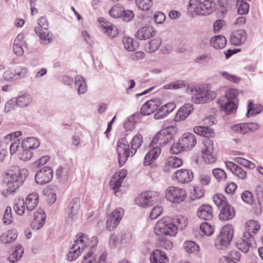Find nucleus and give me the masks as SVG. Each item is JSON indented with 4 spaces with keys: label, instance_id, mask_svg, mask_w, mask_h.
I'll return each mask as SVG.
<instances>
[{
    "label": "nucleus",
    "instance_id": "680f3d73",
    "mask_svg": "<svg viewBox=\"0 0 263 263\" xmlns=\"http://www.w3.org/2000/svg\"><path fill=\"white\" fill-rule=\"evenodd\" d=\"M81 263H97L96 256L92 252H89L84 256Z\"/></svg>",
    "mask_w": 263,
    "mask_h": 263
},
{
    "label": "nucleus",
    "instance_id": "1a4fd4ad",
    "mask_svg": "<svg viewBox=\"0 0 263 263\" xmlns=\"http://www.w3.org/2000/svg\"><path fill=\"white\" fill-rule=\"evenodd\" d=\"M39 26L35 27L34 31L39 36L42 44H47L52 40V34L47 30L49 25L47 18L42 16L38 20Z\"/></svg>",
    "mask_w": 263,
    "mask_h": 263
},
{
    "label": "nucleus",
    "instance_id": "c756f323",
    "mask_svg": "<svg viewBox=\"0 0 263 263\" xmlns=\"http://www.w3.org/2000/svg\"><path fill=\"white\" fill-rule=\"evenodd\" d=\"M158 109V104L154 100L146 101L141 108V113L144 115H149Z\"/></svg>",
    "mask_w": 263,
    "mask_h": 263
},
{
    "label": "nucleus",
    "instance_id": "58836bf2",
    "mask_svg": "<svg viewBox=\"0 0 263 263\" xmlns=\"http://www.w3.org/2000/svg\"><path fill=\"white\" fill-rule=\"evenodd\" d=\"M143 142V137L141 134H137L132 138L130 144L132 148V151H134L136 153L138 148H139ZM133 152H132L133 153Z\"/></svg>",
    "mask_w": 263,
    "mask_h": 263
},
{
    "label": "nucleus",
    "instance_id": "13d9d810",
    "mask_svg": "<svg viewBox=\"0 0 263 263\" xmlns=\"http://www.w3.org/2000/svg\"><path fill=\"white\" fill-rule=\"evenodd\" d=\"M114 175L110 181V185L112 190L118 189L123 182V180Z\"/></svg>",
    "mask_w": 263,
    "mask_h": 263
},
{
    "label": "nucleus",
    "instance_id": "dca6fc26",
    "mask_svg": "<svg viewBox=\"0 0 263 263\" xmlns=\"http://www.w3.org/2000/svg\"><path fill=\"white\" fill-rule=\"evenodd\" d=\"M174 177L180 183H188L193 180L194 174L190 170L181 169L174 173Z\"/></svg>",
    "mask_w": 263,
    "mask_h": 263
},
{
    "label": "nucleus",
    "instance_id": "ddd939ff",
    "mask_svg": "<svg viewBox=\"0 0 263 263\" xmlns=\"http://www.w3.org/2000/svg\"><path fill=\"white\" fill-rule=\"evenodd\" d=\"M53 178V171L49 166H44L38 171L35 176L36 183L43 185L50 182Z\"/></svg>",
    "mask_w": 263,
    "mask_h": 263
},
{
    "label": "nucleus",
    "instance_id": "f257e3e1",
    "mask_svg": "<svg viewBox=\"0 0 263 263\" xmlns=\"http://www.w3.org/2000/svg\"><path fill=\"white\" fill-rule=\"evenodd\" d=\"M28 175L26 169L15 168V171L9 170L3 176V182L7 186V189L2 192V195L6 197L8 194L14 193L26 180Z\"/></svg>",
    "mask_w": 263,
    "mask_h": 263
},
{
    "label": "nucleus",
    "instance_id": "a18cd8bd",
    "mask_svg": "<svg viewBox=\"0 0 263 263\" xmlns=\"http://www.w3.org/2000/svg\"><path fill=\"white\" fill-rule=\"evenodd\" d=\"M186 84L183 80H178L165 84L163 88L165 89H177L185 87Z\"/></svg>",
    "mask_w": 263,
    "mask_h": 263
},
{
    "label": "nucleus",
    "instance_id": "7c9ffc66",
    "mask_svg": "<svg viewBox=\"0 0 263 263\" xmlns=\"http://www.w3.org/2000/svg\"><path fill=\"white\" fill-rule=\"evenodd\" d=\"M211 45L216 49H222L227 44L226 38L222 35H215L210 40Z\"/></svg>",
    "mask_w": 263,
    "mask_h": 263
},
{
    "label": "nucleus",
    "instance_id": "9b49d317",
    "mask_svg": "<svg viewBox=\"0 0 263 263\" xmlns=\"http://www.w3.org/2000/svg\"><path fill=\"white\" fill-rule=\"evenodd\" d=\"M186 196L185 190L178 187L170 186L165 191L166 199L173 203H180L185 200Z\"/></svg>",
    "mask_w": 263,
    "mask_h": 263
},
{
    "label": "nucleus",
    "instance_id": "20e7f679",
    "mask_svg": "<svg viewBox=\"0 0 263 263\" xmlns=\"http://www.w3.org/2000/svg\"><path fill=\"white\" fill-rule=\"evenodd\" d=\"M132 148L130 146L126 137L120 138L117 145V151L118 155L119 164L122 166L127 160L128 157H133L136 153L133 151L132 153Z\"/></svg>",
    "mask_w": 263,
    "mask_h": 263
},
{
    "label": "nucleus",
    "instance_id": "0eeeda50",
    "mask_svg": "<svg viewBox=\"0 0 263 263\" xmlns=\"http://www.w3.org/2000/svg\"><path fill=\"white\" fill-rule=\"evenodd\" d=\"M199 0H191L189 7L194 10L195 13L198 15H207L212 13L214 10L215 3L212 0H205L203 2L198 3Z\"/></svg>",
    "mask_w": 263,
    "mask_h": 263
},
{
    "label": "nucleus",
    "instance_id": "f3484780",
    "mask_svg": "<svg viewBox=\"0 0 263 263\" xmlns=\"http://www.w3.org/2000/svg\"><path fill=\"white\" fill-rule=\"evenodd\" d=\"M247 38L246 31L243 29H239L232 32L230 41L235 46H240L245 43Z\"/></svg>",
    "mask_w": 263,
    "mask_h": 263
},
{
    "label": "nucleus",
    "instance_id": "412c9836",
    "mask_svg": "<svg viewBox=\"0 0 263 263\" xmlns=\"http://www.w3.org/2000/svg\"><path fill=\"white\" fill-rule=\"evenodd\" d=\"M213 209L209 204H203L199 206L197 212L199 218L204 220H210L213 218Z\"/></svg>",
    "mask_w": 263,
    "mask_h": 263
},
{
    "label": "nucleus",
    "instance_id": "39448f33",
    "mask_svg": "<svg viewBox=\"0 0 263 263\" xmlns=\"http://www.w3.org/2000/svg\"><path fill=\"white\" fill-rule=\"evenodd\" d=\"M177 227L167 218L159 220L154 228L157 235L174 236L177 232Z\"/></svg>",
    "mask_w": 263,
    "mask_h": 263
},
{
    "label": "nucleus",
    "instance_id": "09e8293b",
    "mask_svg": "<svg viewBox=\"0 0 263 263\" xmlns=\"http://www.w3.org/2000/svg\"><path fill=\"white\" fill-rule=\"evenodd\" d=\"M247 123H240L232 126V130L234 132L245 134L248 133Z\"/></svg>",
    "mask_w": 263,
    "mask_h": 263
},
{
    "label": "nucleus",
    "instance_id": "49530a36",
    "mask_svg": "<svg viewBox=\"0 0 263 263\" xmlns=\"http://www.w3.org/2000/svg\"><path fill=\"white\" fill-rule=\"evenodd\" d=\"M124 9L119 5H115L109 11V14L114 18L121 17L123 15Z\"/></svg>",
    "mask_w": 263,
    "mask_h": 263
},
{
    "label": "nucleus",
    "instance_id": "e433bc0d",
    "mask_svg": "<svg viewBox=\"0 0 263 263\" xmlns=\"http://www.w3.org/2000/svg\"><path fill=\"white\" fill-rule=\"evenodd\" d=\"M32 102L31 97L28 94H23L17 97L15 101L16 105L20 107H25Z\"/></svg>",
    "mask_w": 263,
    "mask_h": 263
},
{
    "label": "nucleus",
    "instance_id": "052dcab7",
    "mask_svg": "<svg viewBox=\"0 0 263 263\" xmlns=\"http://www.w3.org/2000/svg\"><path fill=\"white\" fill-rule=\"evenodd\" d=\"M135 115L129 117L124 123V127L127 130H130L135 128L136 121L135 120Z\"/></svg>",
    "mask_w": 263,
    "mask_h": 263
},
{
    "label": "nucleus",
    "instance_id": "a878e982",
    "mask_svg": "<svg viewBox=\"0 0 263 263\" xmlns=\"http://www.w3.org/2000/svg\"><path fill=\"white\" fill-rule=\"evenodd\" d=\"M194 132L198 135L209 138L213 137L215 135L213 129L209 126H197L194 127Z\"/></svg>",
    "mask_w": 263,
    "mask_h": 263
},
{
    "label": "nucleus",
    "instance_id": "864d4df0",
    "mask_svg": "<svg viewBox=\"0 0 263 263\" xmlns=\"http://www.w3.org/2000/svg\"><path fill=\"white\" fill-rule=\"evenodd\" d=\"M235 160L238 163L249 168L252 169L255 167L254 163L242 157H237Z\"/></svg>",
    "mask_w": 263,
    "mask_h": 263
},
{
    "label": "nucleus",
    "instance_id": "cd10ccee",
    "mask_svg": "<svg viewBox=\"0 0 263 263\" xmlns=\"http://www.w3.org/2000/svg\"><path fill=\"white\" fill-rule=\"evenodd\" d=\"M17 237V233L15 230H10L3 233L0 236V241L4 244L13 242Z\"/></svg>",
    "mask_w": 263,
    "mask_h": 263
},
{
    "label": "nucleus",
    "instance_id": "4c0bfd02",
    "mask_svg": "<svg viewBox=\"0 0 263 263\" xmlns=\"http://www.w3.org/2000/svg\"><path fill=\"white\" fill-rule=\"evenodd\" d=\"M262 107L260 105L254 104L252 101H250L248 106V111L246 114L247 117L254 116L261 112Z\"/></svg>",
    "mask_w": 263,
    "mask_h": 263
},
{
    "label": "nucleus",
    "instance_id": "0e129e2a",
    "mask_svg": "<svg viewBox=\"0 0 263 263\" xmlns=\"http://www.w3.org/2000/svg\"><path fill=\"white\" fill-rule=\"evenodd\" d=\"M120 242L119 234H112L109 239V245L111 248H116L117 245Z\"/></svg>",
    "mask_w": 263,
    "mask_h": 263
},
{
    "label": "nucleus",
    "instance_id": "c03bdc74",
    "mask_svg": "<svg viewBox=\"0 0 263 263\" xmlns=\"http://www.w3.org/2000/svg\"><path fill=\"white\" fill-rule=\"evenodd\" d=\"M212 174L214 178L218 182L225 181L227 177V175L226 172L220 168H216L213 169L212 171Z\"/></svg>",
    "mask_w": 263,
    "mask_h": 263
},
{
    "label": "nucleus",
    "instance_id": "5701e85b",
    "mask_svg": "<svg viewBox=\"0 0 263 263\" xmlns=\"http://www.w3.org/2000/svg\"><path fill=\"white\" fill-rule=\"evenodd\" d=\"M156 35V31L151 26L143 27L136 32L135 36L139 40H146Z\"/></svg>",
    "mask_w": 263,
    "mask_h": 263
},
{
    "label": "nucleus",
    "instance_id": "a19ab883",
    "mask_svg": "<svg viewBox=\"0 0 263 263\" xmlns=\"http://www.w3.org/2000/svg\"><path fill=\"white\" fill-rule=\"evenodd\" d=\"M247 230L245 232H249L253 235L255 234L259 229L260 225L256 221L250 220L246 223Z\"/></svg>",
    "mask_w": 263,
    "mask_h": 263
},
{
    "label": "nucleus",
    "instance_id": "aec40b11",
    "mask_svg": "<svg viewBox=\"0 0 263 263\" xmlns=\"http://www.w3.org/2000/svg\"><path fill=\"white\" fill-rule=\"evenodd\" d=\"M217 102L219 104L220 110L228 115L233 114L236 111L238 107V104L230 101L218 99Z\"/></svg>",
    "mask_w": 263,
    "mask_h": 263
},
{
    "label": "nucleus",
    "instance_id": "bf43d9fd",
    "mask_svg": "<svg viewBox=\"0 0 263 263\" xmlns=\"http://www.w3.org/2000/svg\"><path fill=\"white\" fill-rule=\"evenodd\" d=\"M183 150L185 149L183 147V145H181L180 140L177 143H174L170 148V152L173 154H177Z\"/></svg>",
    "mask_w": 263,
    "mask_h": 263
},
{
    "label": "nucleus",
    "instance_id": "338daca9",
    "mask_svg": "<svg viewBox=\"0 0 263 263\" xmlns=\"http://www.w3.org/2000/svg\"><path fill=\"white\" fill-rule=\"evenodd\" d=\"M3 222L6 224H10L12 221L11 209L10 207H7L3 217Z\"/></svg>",
    "mask_w": 263,
    "mask_h": 263
},
{
    "label": "nucleus",
    "instance_id": "69168bd1",
    "mask_svg": "<svg viewBox=\"0 0 263 263\" xmlns=\"http://www.w3.org/2000/svg\"><path fill=\"white\" fill-rule=\"evenodd\" d=\"M253 194L249 191H244L241 195L242 200L248 204L252 203L253 201Z\"/></svg>",
    "mask_w": 263,
    "mask_h": 263
},
{
    "label": "nucleus",
    "instance_id": "5fc2aeb1",
    "mask_svg": "<svg viewBox=\"0 0 263 263\" xmlns=\"http://www.w3.org/2000/svg\"><path fill=\"white\" fill-rule=\"evenodd\" d=\"M240 258V253L236 250H232L230 251L227 256H223L220 259H228V261L231 260H239Z\"/></svg>",
    "mask_w": 263,
    "mask_h": 263
},
{
    "label": "nucleus",
    "instance_id": "7ed1b4c3",
    "mask_svg": "<svg viewBox=\"0 0 263 263\" xmlns=\"http://www.w3.org/2000/svg\"><path fill=\"white\" fill-rule=\"evenodd\" d=\"M233 234L234 231L232 225L229 224L223 227L215 240V247L219 250L226 249L232 240Z\"/></svg>",
    "mask_w": 263,
    "mask_h": 263
},
{
    "label": "nucleus",
    "instance_id": "423d86ee",
    "mask_svg": "<svg viewBox=\"0 0 263 263\" xmlns=\"http://www.w3.org/2000/svg\"><path fill=\"white\" fill-rule=\"evenodd\" d=\"M77 240L69 249L67 255V260L72 261L76 259L81 254L84 248L86 247L88 241L87 236L83 234H78Z\"/></svg>",
    "mask_w": 263,
    "mask_h": 263
},
{
    "label": "nucleus",
    "instance_id": "f704fd0d",
    "mask_svg": "<svg viewBox=\"0 0 263 263\" xmlns=\"http://www.w3.org/2000/svg\"><path fill=\"white\" fill-rule=\"evenodd\" d=\"M99 21L103 23L102 26L103 29L105 30V32H107L112 37L116 36L117 34V29L115 26L106 21V20L104 18H100Z\"/></svg>",
    "mask_w": 263,
    "mask_h": 263
},
{
    "label": "nucleus",
    "instance_id": "79ce46f5",
    "mask_svg": "<svg viewBox=\"0 0 263 263\" xmlns=\"http://www.w3.org/2000/svg\"><path fill=\"white\" fill-rule=\"evenodd\" d=\"M245 1L246 0H237V12L239 14H246L249 12V5Z\"/></svg>",
    "mask_w": 263,
    "mask_h": 263
},
{
    "label": "nucleus",
    "instance_id": "2f4dec72",
    "mask_svg": "<svg viewBox=\"0 0 263 263\" xmlns=\"http://www.w3.org/2000/svg\"><path fill=\"white\" fill-rule=\"evenodd\" d=\"M75 87L78 89V92L79 95L84 94L87 89V86L85 79L80 75L75 77Z\"/></svg>",
    "mask_w": 263,
    "mask_h": 263
},
{
    "label": "nucleus",
    "instance_id": "6e6552de",
    "mask_svg": "<svg viewBox=\"0 0 263 263\" xmlns=\"http://www.w3.org/2000/svg\"><path fill=\"white\" fill-rule=\"evenodd\" d=\"M177 131V128L174 126H168L162 129L153 138L151 144H158L160 146L165 145L173 139Z\"/></svg>",
    "mask_w": 263,
    "mask_h": 263
},
{
    "label": "nucleus",
    "instance_id": "bb28decb",
    "mask_svg": "<svg viewBox=\"0 0 263 263\" xmlns=\"http://www.w3.org/2000/svg\"><path fill=\"white\" fill-rule=\"evenodd\" d=\"M235 215L233 207L230 204L222 208L219 214V219L221 220H228L232 219Z\"/></svg>",
    "mask_w": 263,
    "mask_h": 263
},
{
    "label": "nucleus",
    "instance_id": "f8f14e48",
    "mask_svg": "<svg viewBox=\"0 0 263 263\" xmlns=\"http://www.w3.org/2000/svg\"><path fill=\"white\" fill-rule=\"evenodd\" d=\"M204 147L202 149V158L205 162L209 164L214 163L216 159V155L214 153L213 142L210 139H205L203 141Z\"/></svg>",
    "mask_w": 263,
    "mask_h": 263
},
{
    "label": "nucleus",
    "instance_id": "a211bd4d",
    "mask_svg": "<svg viewBox=\"0 0 263 263\" xmlns=\"http://www.w3.org/2000/svg\"><path fill=\"white\" fill-rule=\"evenodd\" d=\"M46 218L44 212L40 209L34 214V219L31 223V227L34 230H39L42 228L45 224Z\"/></svg>",
    "mask_w": 263,
    "mask_h": 263
},
{
    "label": "nucleus",
    "instance_id": "37998d69",
    "mask_svg": "<svg viewBox=\"0 0 263 263\" xmlns=\"http://www.w3.org/2000/svg\"><path fill=\"white\" fill-rule=\"evenodd\" d=\"M183 247L188 253H193L198 250L199 246L194 241L191 240L185 241L183 243Z\"/></svg>",
    "mask_w": 263,
    "mask_h": 263
},
{
    "label": "nucleus",
    "instance_id": "c85d7f7f",
    "mask_svg": "<svg viewBox=\"0 0 263 263\" xmlns=\"http://www.w3.org/2000/svg\"><path fill=\"white\" fill-rule=\"evenodd\" d=\"M39 202V195L37 193L29 194L25 202L26 209L28 211L33 210L37 205Z\"/></svg>",
    "mask_w": 263,
    "mask_h": 263
},
{
    "label": "nucleus",
    "instance_id": "393cba45",
    "mask_svg": "<svg viewBox=\"0 0 263 263\" xmlns=\"http://www.w3.org/2000/svg\"><path fill=\"white\" fill-rule=\"evenodd\" d=\"M150 260L151 263H165L167 261L168 259L164 251L156 249L151 253Z\"/></svg>",
    "mask_w": 263,
    "mask_h": 263
},
{
    "label": "nucleus",
    "instance_id": "2eb2a0df",
    "mask_svg": "<svg viewBox=\"0 0 263 263\" xmlns=\"http://www.w3.org/2000/svg\"><path fill=\"white\" fill-rule=\"evenodd\" d=\"M81 200L79 197H76L72 199L69 204L68 210V218L72 221H76L79 215Z\"/></svg>",
    "mask_w": 263,
    "mask_h": 263
},
{
    "label": "nucleus",
    "instance_id": "8fccbe9b",
    "mask_svg": "<svg viewBox=\"0 0 263 263\" xmlns=\"http://www.w3.org/2000/svg\"><path fill=\"white\" fill-rule=\"evenodd\" d=\"M26 208L23 199H19L13 207L16 213L20 215H22L24 213Z\"/></svg>",
    "mask_w": 263,
    "mask_h": 263
},
{
    "label": "nucleus",
    "instance_id": "603ef678",
    "mask_svg": "<svg viewBox=\"0 0 263 263\" xmlns=\"http://www.w3.org/2000/svg\"><path fill=\"white\" fill-rule=\"evenodd\" d=\"M201 231L207 236L211 235L214 232V228L208 222H202L200 226Z\"/></svg>",
    "mask_w": 263,
    "mask_h": 263
},
{
    "label": "nucleus",
    "instance_id": "4468645a",
    "mask_svg": "<svg viewBox=\"0 0 263 263\" xmlns=\"http://www.w3.org/2000/svg\"><path fill=\"white\" fill-rule=\"evenodd\" d=\"M124 215V210L118 208L113 211L110 217L107 220L106 228L111 231L117 227Z\"/></svg>",
    "mask_w": 263,
    "mask_h": 263
},
{
    "label": "nucleus",
    "instance_id": "4be33fe9",
    "mask_svg": "<svg viewBox=\"0 0 263 263\" xmlns=\"http://www.w3.org/2000/svg\"><path fill=\"white\" fill-rule=\"evenodd\" d=\"M181 145L185 149L190 150L192 149L196 144V139L195 136L192 133H184L181 139Z\"/></svg>",
    "mask_w": 263,
    "mask_h": 263
},
{
    "label": "nucleus",
    "instance_id": "ea45409f",
    "mask_svg": "<svg viewBox=\"0 0 263 263\" xmlns=\"http://www.w3.org/2000/svg\"><path fill=\"white\" fill-rule=\"evenodd\" d=\"M239 241L249 245V249L255 246V241L253 235L249 232H244L243 236Z\"/></svg>",
    "mask_w": 263,
    "mask_h": 263
},
{
    "label": "nucleus",
    "instance_id": "e2e57ef3",
    "mask_svg": "<svg viewBox=\"0 0 263 263\" xmlns=\"http://www.w3.org/2000/svg\"><path fill=\"white\" fill-rule=\"evenodd\" d=\"M162 210L161 206L154 207L149 214V218L152 220L156 219L162 213Z\"/></svg>",
    "mask_w": 263,
    "mask_h": 263
},
{
    "label": "nucleus",
    "instance_id": "6ab92c4d",
    "mask_svg": "<svg viewBox=\"0 0 263 263\" xmlns=\"http://www.w3.org/2000/svg\"><path fill=\"white\" fill-rule=\"evenodd\" d=\"M151 146L153 148L146 155L143 161V164L145 166L149 165L152 162L156 159L161 153V148L158 144H154Z\"/></svg>",
    "mask_w": 263,
    "mask_h": 263
},
{
    "label": "nucleus",
    "instance_id": "72a5a7b5",
    "mask_svg": "<svg viewBox=\"0 0 263 263\" xmlns=\"http://www.w3.org/2000/svg\"><path fill=\"white\" fill-rule=\"evenodd\" d=\"M122 42L125 49L129 51H134L139 47L138 42L133 38L125 36L122 39Z\"/></svg>",
    "mask_w": 263,
    "mask_h": 263
},
{
    "label": "nucleus",
    "instance_id": "c9c22d12",
    "mask_svg": "<svg viewBox=\"0 0 263 263\" xmlns=\"http://www.w3.org/2000/svg\"><path fill=\"white\" fill-rule=\"evenodd\" d=\"M238 94L239 91L237 89L230 88L226 90L224 98L221 99L225 100L226 101H230L238 104V99L237 98Z\"/></svg>",
    "mask_w": 263,
    "mask_h": 263
},
{
    "label": "nucleus",
    "instance_id": "4d7b16f0",
    "mask_svg": "<svg viewBox=\"0 0 263 263\" xmlns=\"http://www.w3.org/2000/svg\"><path fill=\"white\" fill-rule=\"evenodd\" d=\"M221 76L225 79L235 83H238L240 81V78L237 77L235 75L231 74L226 71H221Z\"/></svg>",
    "mask_w": 263,
    "mask_h": 263
},
{
    "label": "nucleus",
    "instance_id": "774afa93",
    "mask_svg": "<svg viewBox=\"0 0 263 263\" xmlns=\"http://www.w3.org/2000/svg\"><path fill=\"white\" fill-rule=\"evenodd\" d=\"M255 193L259 203L263 202V184H258L255 188Z\"/></svg>",
    "mask_w": 263,
    "mask_h": 263
},
{
    "label": "nucleus",
    "instance_id": "473e14b6",
    "mask_svg": "<svg viewBox=\"0 0 263 263\" xmlns=\"http://www.w3.org/2000/svg\"><path fill=\"white\" fill-rule=\"evenodd\" d=\"M39 146V141L34 137H28L24 139L22 143V148H27L29 149H36Z\"/></svg>",
    "mask_w": 263,
    "mask_h": 263
},
{
    "label": "nucleus",
    "instance_id": "9d476101",
    "mask_svg": "<svg viewBox=\"0 0 263 263\" xmlns=\"http://www.w3.org/2000/svg\"><path fill=\"white\" fill-rule=\"evenodd\" d=\"M159 199V193L151 191L144 192L139 195L135 202L136 204L143 208L151 206L156 203Z\"/></svg>",
    "mask_w": 263,
    "mask_h": 263
},
{
    "label": "nucleus",
    "instance_id": "f03ea898",
    "mask_svg": "<svg viewBox=\"0 0 263 263\" xmlns=\"http://www.w3.org/2000/svg\"><path fill=\"white\" fill-rule=\"evenodd\" d=\"M186 92L192 95V100L195 103H204L214 99L216 97L214 91L193 86H188Z\"/></svg>",
    "mask_w": 263,
    "mask_h": 263
},
{
    "label": "nucleus",
    "instance_id": "de8ad7c7",
    "mask_svg": "<svg viewBox=\"0 0 263 263\" xmlns=\"http://www.w3.org/2000/svg\"><path fill=\"white\" fill-rule=\"evenodd\" d=\"M69 175L68 168L66 167H59L56 171L55 176L57 178L60 179L62 181L67 179Z\"/></svg>",
    "mask_w": 263,
    "mask_h": 263
},
{
    "label": "nucleus",
    "instance_id": "6e6d98bb",
    "mask_svg": "<svg viewBox=\"0 0 263 263\" xmlns=\"http://www.w3.org/2000/svg\"><path fill=\"white\" fill-rule=\"evenodd\" d=\"M161 44L160 39H154L149 42V52H153L158 49Z\"/></svg>",
    "mask_w": 263,
    "mask_h": 263
},
{
    "label": "nucleus",
    "instance_id": "b1692460",
    "mask_svg": "<svg viewBox=\"0 0 263 263\" xmlns=\"http://www.w3.org/2000/svg\"><path fill=\"white\" fill-rule=\"evenodd\" d=\"M193 109V105L190 104L184 105L178 110L174 117V120L176 122L184 120L190 115Z\"/></svg>",
    "mask_w": 263,
    "mask_h": 263
},
{
    "label": "nucleus",
    "instance_id": "3c124183",
    "mask_svg": "<svg viewBox=\"0 0 263 263\" xmlns=\"http://www.w3.org/2000/svg\"><path fill=\"white\" fill-rule=\"evenodd\" d=\"M138 8L142 10H148L152 5V0H135Z\"/></svg>",
    "mask_w": 263,
    "mask_h": 263
}]
</instances>
